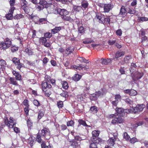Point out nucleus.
<instances>
[{"label": "nucleus", "instance_id": "f8f14e48", "mask_svg": "<svg viewBox=\"0 0 148 148\" xmlns=\"http://www.w3.org/2000/svg\"><path fill=\"white\" fill-rule=\"evenodd\" d=\"M113 7V5L111 4H105L104 6V12H108Z\"/></svg>", "mask_w": 148, "mask_h": 148}, {"label": "nucleus", "instance_id": "473e14b6", "mask_svg": "<svg viewBox=\"0 0 148 148\" xmlns=\"http://www.w3.org/2000/svg\"><path fill=\"white\" fill-rule=\"evenodd\" d=\"M92 140L94 143H95L97 144L99 143L100 142L101 140V139L99 138H97L96 137L95 138H93L92 139Z\"/></svg>", "mask_w": 148, "mask_h": 148}, {"label": "nucleus", "instance_id": "ea45409f", "mask_svg": "<svg viewBox=\"0 0 148 148\" xmlns=\"http://www.w3.org/2000/svg\"><path fill=\"white\" fill-rule=\"evenodd\" d=\"M82 9L80 6H74L73 7L74 10L77 12H79Z\"/></svg>", "mask_w": 148, "mask_h": 148}, {"label": "nucleus", "instance_id": "8fccbe9b", "mask_svg": "<svg viewBox=\"0 0 148 148\" xmlns=\"http://www.w3.org/2000/svg\"><path fill=\"white\" fill-rule=\"evenodd\" d=\"M57 105L59 108H61L63 106V102L62 101H59L57 102Z\"/></svg>", "mask_w": 148, "mask_h": 148}, {"label": "nucleus", "instance_id": "72a5a7b5", "mask_svg": "<svg viewBox=\"0 0 148 148\" xmlns=\"http://www.w3.org/2000/svg\"><path fill=\"white\" fill-rule=\"evenodd\" d=\"M39 41L43 45L45 44V43H46L47 40L45 37H42L40 38Z\"/></svg>", "mask_w": 148, "mask_h": 148}, {"label": "nucleus", "instance_id": "13d9d810", "mask_svg": "<svg viewBox=\"0 0 148 148\" xmlns=\"http://www.w3.org/2000/svg\"><path fill=\"white\" fill-rule=\"evenodd\" d=\"M44 114L42 111H40L38 113V118L39 119H41L43 116Z\"/></svg>", "mask_w": 148, "mask_h": 148}, {"label": "nucleus", "instance_id": "603ef678", "mask_svg": "<svg viewBox=\"0 0 148 148\" xmlns=\"http://www.w3.org/2000/svg\"><path fill=\"white\" fill-rule=\"evenodd\" d=\"M33 103L34 105L36 106H40V103L39 102L36 100H34L33 101Z\"/></svg>", "mask_w": 148, "mask_h": 148}, {"label": "nucleus", "instance_id": "79ce46f5", "mask_svg": "<svg viewBox=\"0 0 148 148\" xmlns=\"http://www.w3.org/2000/svg\"><path fill=\"white\" fill-rule=\"evenodd\" d=\"M52 36V34L50 32H47L44 34V36L46 38H50Z\"/></svg>", "mask_w": 148, "mask_h": 148}, {"label": "nucleus", "instance_id": "c03bdc74", "mask_svg": "<svg viewBox=\"0 0 148 148\" xmlns=\"http://www.w3.org/2000/svg\"><path fill=\"white\" fill-rule=\"evenodd\" d=\"M25 51L29 55H32L33 53L32 51L28 48H26L25 50Z\"/></svg>", "mask_w": 148, "mask_h": 148}, {"label": "nucleus", "instance_id": "774afa93", "mask_svg": "<svg viewBox=\"0 0 148 148\" xmlns=\"http://www.w3.org/2000/svg\"><path fill=\"white\" fill-rule=\"evenodd\" d=\"M11 51L12 52H14L18 50V48L17 47L14 46H12L11 47Z\"/></svg>", "mask_w": 148, "mask_h": 148}, {"label": "nucleus", "instance_id": "6e6552de", "mask_svg": "<svg viewBox=\"0 0 148 148\" xmlns=\"http://www.w3.org/2000/svg\"><path fill=\"white\" fill-rule=\"evenodd\" d=\"M131 76L133 79L134 81H136L140 79L143 75V73L142 72H136L133 75L131 73Z\"/></svg>", "mask_w": 148, "mask_h": 148}, {"label": "nucleus", "instance_id": "c85d7f7f", "mask_svg": "<svg viewBox=\"0 0 148 148\" xmlns=\"http://www.w3.org/2000/svg\"><path fill=\"white\" fill-rule=\"evenodd\" d=\"M94 41V40L88 38L83 40V42L85 44H88L93 42Z\"/></svg>", "mask_w": 148, "mask_h": 148}, {"label": "nucleus", "instance_id": "338daca9", "mask_svg": "<svg viewBox=\"0 0 148 148\" xmlns=\"http://www.w3.org/2000/svg\"><path fill=\"white\" fill-rule=\"evenodd\" d=\"M117 122L118 123H121L123 121V119L121 117H117Z\"/></svg>", "mask_w": 148, "mask_h": 148}, {"label": "nucleus", "instance_id": "4468645a", "mask_svg": "<svg viewBox=\"0 0 148 148\" xmlns=\"http://www.w3.org/2000/svg\"><path fill=\"white\" fill-rule=\"evenodd\" d=\"M6 64L5 61L3 60H0V68L2 71H4L6 66Z\"/></svg>", "mask_w": 148, "mask_h": 148}, {"label": "nucleus", "instance_id": "052dcab7", "mask_svg": "<svg viewBox=\"0 0 148 148\" xmlns=\"http://www.w3.org/2000/svg\"><path fill=\"white\" fill-rule=\"evenodd\" d=\"M116 34L117 36H121L122 34V31L120 29L118 30L116 32Z\"/></svg>", "mask_w": 148, "mask_h": 148}, {"label": "nucleus", "instance_id": "20e7f679", "mask_svg": "<svg viewBox=\"0 0 148 148\" xmlns=\"http://www.w3.org/2000/svg\"><path fill=\"white\" fill-rule=\"evenodd\" d=\"M4 122L5 125H6L9 128H12L15 125L16 123L14 122V119L13 117H10L8 120L7 117L5 118L4 121Z\"/></svg>", "mask_w": 148, "mask_h": 148}, {"label": "nucleus", "instance_id": "9b49d317", "mask_svg": "<svg viewBox=\"0 0 148 148\" xmlns=\"http://www.w3.org/2000/svg\"><path fill=\"white\" fill-rule=\"evenodd\" d=\"M42 86L43 91H46V89H49L51 87L50 84L46 82H43L42 84Z\"/></svg>", "mask_w": 148, "mask_h": 148}, {"label": "nucleus", "instance_id": "4be33fe9", "mask_svg": "<svg viewBox=\"0 0 148 148\" xmlns=\"http://www.w3.org/2000/svg\"><path fill=\"white\" fill-rule=\"evenodd\" d=\"M81 76L77 74H75L73 77V79L75 81H79L81 78Z\"/></svg>", "mask_w": 148, "mask_h": 148}, {"label": "nucleus", "instance_id": "c9c22d12", "mask_svg": "<svg viewBox=\"0 0 148 148\" xmlns=\"http://www.w3.org/2000/svg\"><path fill=\"white\" fill-rule=\"evenodd\" d=\"M130 142L132 143H134L135 142H138V139L136 138L133 137L129 140Z\"/></svg>", "mask_w": 148, "mask_h": 148}, {"label": "nucleus", "instance_id": "f03ea898", "mask_svg": "<svg viewBox=\"0 0 148 148\" xmlns=\"http://www.w3.org/2000/svg\"><path fill=\"white\" fill-rule=\"evenodd\" d=\"M95 17L99 20V23H108L110 21L109 16H104L101 14L97 15Z\"/></svg>", "mask_w": 148, "mask_h": 148}, {"label": "nucleus", "instance_id": "864d4df0", "mask_svg": "<svg viewBox=\"0 0 148 148\" xmlns=\"http://www.w3.org/2000/svg\"><path fill=\"white\" fill-rule=\"evenodd\" d=\"M121 96L119 94H117L115 95V99L116 100H117V101L119 102V101H121Z\"/></svg>", "mask_w": 148, "mask_h": 148}, {"label": "nucleus", "instance_id": "b1692460", "mask_svg": "<svg viewBox=\"0 0 148 148\" xmlns=\"http://www.w3.org/2000/svg\"><path fill=\"white\" fill-rule=\"evenodd\" d=\"M46 4H44L43 3L37 5L36 9L38 11H40L42 10L45 7V5Z\"/></svg>", "mask_w": 148, "mask_h": 148}, {"label": "nucleus", "instance_id": "37998d69", "mask_svg": "<svg viewBox=\"0 0 148 148\" xmlns=\"http://www.w3.org/2000/svg\"><path fill=\"white\" fill-rule=\"evenodd\" d=\"M137 94V92L135 90L132 89L131 90L130 95L131 96H135Z\"/></svg>", "mask_w": 148, "mask_h": 148}, {"label": "nucleus", "instance_id": "bb28decb", "mask_svg": "<svg viewBox=\"0 0 148 148\" xmlns=\"http://www.w3.org/2000/svg\"><path fill=\"white\" fill-rule=\"evenodd\" d=\"M127 10L128 13L131 14H134L136 12L135 10L130 6L128 7Z\"/></svg>", "mask_w": 148, "mask_h": 148}, {"label": "nucleus", "instance_id": "cd10ccee", "mask_svg": "<svg viewBox=\"0 0 148 148\" xmlns=\"http://www.w3.org/2000/svg\"><path fill=\"white\" fill-rule=\"evenodd\" d=\"M136 66V65L134 63H133L131 64V67L129 69L131 73H132L134 72Z\"/></svg>", "mask_w": 148, "mask_h": 148}, {"label": "nucleus", "instance_id": "423d86ee", "mask_svg": "<svg viewBox=\"0 0 148 148\" xmlns=\"http://www.w3.org/2000/svg\"><path fill=\"white\" fill-rule=\"evenodd\" d=\"M107 92V90L105 88H103L100 91H98V92H96L95 94H93L91 96L93 98H92L93 100H95L97 99V98L99 96H102L103 95L106 94Z\"/></svg>", "mask_w": 148, "mask_h": 148}, {"label": "nucleus", "instance_id": "49530a36", "mask_svg": "<svg viewBox=\"0 0 148 148\" xmlns=\"http://www.w3.org/2000/svg\"><path fill=\"white\" fill-rule=\"evenodd\" d=\"M21 1L23 3V4L22 5V8L24 9L26 7L27 2L25 0H21Z\"/></svg>", "mask_w": 148, "mask_h": 148}, {"label": "nucleus", "instance_id": "412c9836", "mask_svg": "<svg viewBox=\"0 0 148 148\" xmlns=\"http://www.w3.org/2000/svg\"><path fill=\"white\" fill-rule=\"evenodd\" d=\"M61 29V27H56L54 29H51L52 33L54 34L59 32Z\"/></svg>", "mask_w": 148, "mask_h": 148}, {"label": "nucleus", "instance_id": "0e129e2a", "mask_svg": "<svg viewBox=\"0 0 148 148\" xmlns=\"http://www.w3.org/2000/svg\"><path fill=\"white\" fill-rule=\"evenodd\" d=\"M15 76L16 80H20L21 79V76L19 73H18Z\"/></svg>", "mask_w": 148, "mask_h": 148}, {"label": "nucleus", "instance_id": "f3484780", "mask_svg": "<svg viewBox=\"0 0 148 148\" xmlns=\"http://www.w3.org/2000/svg\"><path fill=\"white\" fill-rule=\"evenodd\" d=\"M125 53L123 51H118L115 54V58L112 59V60H116L115 58H117L123 56L124 55Z\"/></svg>", "mask_w": 148, "mask_h": 148}, {"label": "nucleus", "instance_id": "aec40b11", "mask_svg": "<svg viewBox=\"0 0 148 148\" xmlns=\"http://www.w3.org/2000/svg\"><path fill=\"white\" fill-rule=\"evenodd\" d=\"M9 80L10 82V84L14 85H18L17 82L16 80L14 77H10Z\"/></svg>", "mask_w": 148, "mask_h": 148}, {"label": "nucleus", "instance_id": "6e6d98bb", "mask_svg": "<svg viewBox=\"0 0 148 148\" xmlns=\"http://www.w3.org/2000/svg\"><path fill=\"white\" fill-rule=\"evenodd\" d=\"M23 104L26 107H29L28 101L27 99H25L23 101Z\"/></svg>", "mask_w": 148, "mask_h": 148}, {"label": "nucleus", "instance_id": "9d476101", "mask_svg": "<svg viewBox=\"0 0 148 148\" xmlns=\"http://www.w3.org/2000/svg\"><path fill=\"white\" fill-rule=\"evenodd\" d=\"M56 11L57 12L58 14L61 16H66L69 13L68 11L64 9L58 8L57 9Z\"/></svg>", "mask_w": 148, "mask_h": 148}, {"label": "nucleus", "instance_id": "2eb2a0df", "mask_svg": "<svg viewBox=\"0 0 148 148\" xmlns=\"http://www.w3.org/2000/svg\"><path fill=\"white\" fill-rule=\"evenodd\" d=\"M115 137L114 136L113 137H111L108 140L107 143L109 146H113L114 144V142L115 141Z\"/></svg>", "mask_w": 148, "mask_h": 148}, {"label": "nucleus", "instance_id": "de8ad7c7", "mask_svg": "<svg viewBox=\"0 0 148 148\" xmlns=\"http://www.w3.org/2000/svg\"><path fill=\"white\" fill-rule=\"evenodd\" d=\"M90 148H98L97 144L92 142V143H91L90 145Z\"/></svg>", "mask_w": 148, "mask_h": 148}, {"label": "nucleus", "instance_id": "dca6fc26", "mask_svg": "<svg viewBox=\"0 0 148 148\" xmlns=\"http://www.w3.org/2000/svg\"><path fill=\"white\" fill-rule=\"evenodd\" d=\"M73 50L71 47H69L65 51L63 54L64 55L68 56L73 51Z\"/></svg>", "mask_w": 148, "mask_h": 148}, {"label": "nucleus", "instance_id": "69168bd1", "mask_svg": "<svg viewBox=\"0 0 148 148\" xmlns=\"http://www.w3.org/2000/svg\"><path fill=\"white\" fill-rule=\"evenodd\" d=\"M60 95L62 97H66L67 96V92L66 91L63 92L60 94Z\"/></svg>", "mask_w": 148, "mask_h": 148}, {"label": "nucleus", "instance_id": "5fc2aeb1", "mask_svg": "<svg viewBox=\"0 0 148 148\" xmlns=\"http://www.w3.org/2000/svg\"><path fill=\"white\" fill-rule=\"evenodd\" d=\"M74 124V122L72 120L68 121L67 123V125L68 126H72Z\"/></svg>", "mask_w": 148, "mask_h": 148}, {"label": "nucleus", "instance_id": "a19ab883", "mask_svg": "<svg viewBox=\"0 0 148 148\" xmlns=\"http://www.w3.org/2000/svg\"><path fill=\"white\" fill-rule=\"evenodd\" d=\"M132 57L130 56H126L124 58V61L125 63L128 62L129 60Z\"/></svg>", "mask_w": 148, "mask_h": 148}, {"label": "nucleus", "instance_id": "2f4dec72", "mask_svg": "<svg viewBox=\"0 0 148 148\" xmlns=\"http://www.w3.org/2000/svg\"><path fill=\"white\" fill-rule=\"evenodd\" d=\"M23 16L21 14H17L14 16L15 19H19L23 18Z\"/></svg>", "mask_w": 148, "mask_h": 148}, {"label": "nucleus", "instance_id": "680f3d73", "mask_svg": "<svg viewBox=\"0 0 148 148\" xmlns=\"http://www.w3.org/2000/svg\"><path fill=\"white\" fill-rule=\"evenodd\" d=\"M119 102V101L117 100H115L114 101H112V103L113 106H116L117 104Z\"/></svg>", "mask_w": 148, "mask_h": 148}, {"label": "nucleus", "instance_id": "7ed1b4c3", "mask_svg": "<svg viewBox=\"0 0 148 148\" xmlns=\"http://www.w3.org/2000/svg\"><path fill=\"white\" fill-rule=\"evenodd\" d=\"M145 107L144 104H138L135 107H132L130 109V113H136L141 112Z\"/></svg>", "mask_w": 148, "mask_h": 148}, {"label": "nucleus", "instance_id": "6ab92c4d", "mask_svg": "<svg viewBox=\"0 0 148 148\" xmlns=\"http://www.w3.org/2000/svg\"><path fill=\"white\" fill-rule=\"evenodd\" d=\"M80 142L79 141H73L72 142L71 145L74 148H79Z\"/></svg>", "mask_w": 148, "mask_h": 148}, {"label": "nucleus", "instance_id": "ddd939ff", "mask_svg": "<svg viewBox=\"0 0 148 148\" xmlns=\"http://www.w3.org/2000/svg\"><path fill=\"white\" fill-rule=\"evenodd\" d=\"M41 135L44 136L49 135L50 134L49 130L47 128H44L41 130Z\"/></svg>", "mask_w": 148, "mask_h": 148}, {"label": "nucleus", "instance_id": "f257e3e1", "mask_svg": "<svg viewBox=\"0 0 148 148\" xmlns=\"http://www.w3.org/2000/svg\"><path fill=\"white\" fill-rule=\"evenodd\" d=\"M12 42L11 39L7 38L0 43V48L4 50L9 48L11 45Z\"/></svg>", "mask_w": 148, "mask_h": 148}, {"label": "nucleus", "instance_id": "3c124183", "mask_svg": "<svg viewBox=\"0 0 148 148\" xmlns=\"http://www.w3.org/2000/svg\"><path fill=\"white\" fill-rule=\"evenodd\" d=\"M77 99L78 101L81 102L83 101L84 98L82 95H79L77 96Z\"/></svg>", "mask_w": 148, "mask_h": 148}, {"label": "nucleus", "instance_id": "7c9ffc66", "mask_svg": "<svg viewBox=\"0 0 148 148\" xmlns=\"http://www.w3.org/2000/svg\"><path fill=\"white\" fill-rule=\"evenodd\" d=\"M78 122L79 124L80 125H82L84 126L90 127V126L87 125L86 124L85 121H84L82 120H78Z\"/></svg>", "mask_w": 148, "mask_h": 148}, {"label": "nucleus", "instance_id": "0eeeda50", "mask_svg": "<svg viewBox=\"0 0 148 148\" xmlns=\"http://www.w3.org/2000/svg\"><path fill=\"white\" fill-rule=\"evenodd\" d=\"M36 140L39 143L42 142L41 144V148H51V147L49 145H47L46 144L44 141H42L41 142L42 139L41 136L39 134H37L36 137Z\"/></svg>", "mask_w": 148, "mask_h": 148}, {"label": "nucleus", "instance_id": "4d7b16f0", "mask_svg": "<svg viewBox=\"0 0 148 148\" xmlns=\"http://www.w3.org/2000/svg\"><path fill=\"white\" fill-rule=\"evenodd\" d=\"M138 20L140 21H147L148 18L145 17H141L139 18Z\"/></svg>", "mask_w": 148, "mask_h": 148}, {"label": "nucleus", "instance_id": "09e8293b", "mask_svg": "<svg viewBox=\"0 0 148 148\" xmlns=\"http://www.w3.org/2000/svg\"><path fill=\"white\" fill-rule=\"evenodd\" d=\"M44 92H45L46 96L47 97H49L51 94V92L49 89H46V91Z\"/></svg>", "mask_w": 148, "mask_h": 148}, {"label": "nucleus", "instance_id": "a878e982", "mask_svg": "<svg viewBox=\"0 0 148 148\" xmlns=\"http://www.w3.org/2000/svg\"><path fill=\"white\" fill-rule=\"evenodd\" d=\"M100 131L98 130H95L92 132V134L93 137H96L98 136L100 134Z\"/></svg>", "mask_w": 148, "mask_h": 148}, {"label": "nucleus", "instance_id": "a211bd4d", "mask_svg": "<svg viewBox=\"0 0 148 148\" xmlns=\"http://www.w3.org/2000/svg\"><path fill=\"white\" fill-rule=\"evenodd\" d=\"M126 11H127L126 10L125 7L124 6H122L121 8L119 14L120 15H122V16L124 17L126 15Z\"/></svg>", "mask_w": 148, "mask_h": 148}, {"label": "nucleus", "instance_id": "bf43d9fd", "mask_svg": "<svg viewBox=\"0 0 148 148\" xmlns=\"http://www.w3.org/2000/svg\"><path fill=\"white\" fill-rule=\"evenodd\" d=\"M78 32L79 33H82L84 32V28L82 27H80L78 28Z\"/></svg>", "mask_w": 148, "mask_h": 148}, {"label": "nucleus", "instance_id": "393cba45", "mask_svg": "<svg viewBox=\"0 0 148 148\" xmlns=\"http://www.w3.org/2000/svg\"><path fill=\"white\" fill-rule=\"evenodd\" d=\"M61 84L63 88L65 89H67L69 87V86L67 82L63 81L61 82Z\"/></svg>", "mask_w": 148, "mask_h": 148}, {"label": "nucleus", "instance_id": "5701e85b", "mask_svg": "<svg viewBox=\"0 0 148 148\" xmlns=\"http://www.w3.org/2000/svg\"><path fill=\"white\" fill-rule=\"evenodd\" d=\"M90 111L93 114L96 113L97 111V108L95 106H92L90 108Z\"/></svg>", "mask_w": 148, "mask_h": 148}, {"label": "nucleus", "instance_id": "a18cd8bd", "mask_svg": "<svg viewBox=\"0 0 148 148\" xmlns=\"http://www.w3.org/2000/svg\"><path fill=\"white\" fill-rule=\"evenodd\" d=\"M88 5V3L87 2H83L82 3V7L84 9H85L87 8Z\"/></svg>", "mask_w": 148, "mask_h": 148}, {"label": "nucleus", "instance_id": "4c0bfd02", "mask_svg": "<svg viewBox=\"0 0 148 148\" xmlns=\"http://www.w3.org/2000/svg\"><path fill=\"white\" fill-rule=\"evenodd\" d=\"M13 62L16 64H18V63L20 62L19 59L16 58H14L13 59Z\"/></svg>", "mask_w": 148, "mask_h": 148}, {"label": "nucleus", "instance_id": "e433bc0d", "mask_svg": "<svg viewBox=\"0 0 148 148\" xmlns=\"http://www.w3.org/2000/svg\"><path fill=\"white\" fill-rule=\"evenodd\" d=\"M123 137L126 140H128L130 138V136L127 133L125 132L123 134Z\"/></svg>", "mask_w": 148, "mask_h": 148}, {"label": "nucleus", "instance_id": "c756f323", "mask_svg": "<svg viewBox=\"0 0 148 148\" xmlns=\"http://www.w3.org/2000/svg\"><path fill=\"white\" fill-rule=\"evenodd\" d=\"M5 17L8 20H12L13 18V14L9 13L6 15Z\"/></svg>", "mask_w": 148, "mask_h": 148}, {"label": "nucleus", "instance_id": "39448f33", "mask_svg": "<svg viewBox=\"0 0 148 148\" xmlns=\"http://www.w3.org/2000/svg\"><path fill=\"white\" fill-rule=\"evenodd\" d=\"M116 111L117 114L119 116H124L127 113H130V109H125L124 110L122 108H116Z\"/></svg>", "mask_w": 148, "mask_h": 148}, {"label": "nucleus", "instance_id": "58836bf2", "mask_svg": "<svg viewBox=\"0 0 148 148\" xmlns=\"http://www.w3.org/2000/svg\"><path fill=\"white\" fill-rule=\"evenodd\" d=\"M34 143V140L32 138V137L29 138L28 140V143L30 145L31 147L33 146Z\"/></svg>", "mask_w": 148, "mask_h": 148}, {"label": "nucleus", "instance_id": "f704fd0d", "mask_svg": "<svg viewBox=\"0 0 148 148\" xmlns=\"http://www.w3.org/2000/svg\"><path fill=\"white\" fill-rule=\"evenodd\" d=\"M63 19L66 21H71L72 20V19L70 16H64L62 17Z\"/></svg>", "mask_w": 148, "mask_h": 148}, {"label": "nucleus", "instance_id": "1a4fd4ad", "mask_svg": "<svg viewBox=\"0 0 148 148\" xmlns=\"http://www.w3.org/2000/svg\"><path fill=\"white\" fill-rule=\"evenodd\" d=\"M73 67L74 69H76L77 71H80L81 70H83L84 69L85 70H87L89 68L88 66H85L82 64H79V66H76V65H74L73 66Z\"/></svg>", "mask_w": 148, "mask_h": 148}, {"label": "nucleus", "instance_id": "e2e57ef3", "mask_svg": "<svg viewBox=\"0 0 148 148\" xmlns=\"http://www.w3.org/2000/svg\"><path fill=\"white\" fill-rule=\"evenodd\" d=\"M116 40H110L108 41V43L109 45H112L116 43Z\"/></svg>", "mask_w": 148, "mask_h": 148}]
</instances>
